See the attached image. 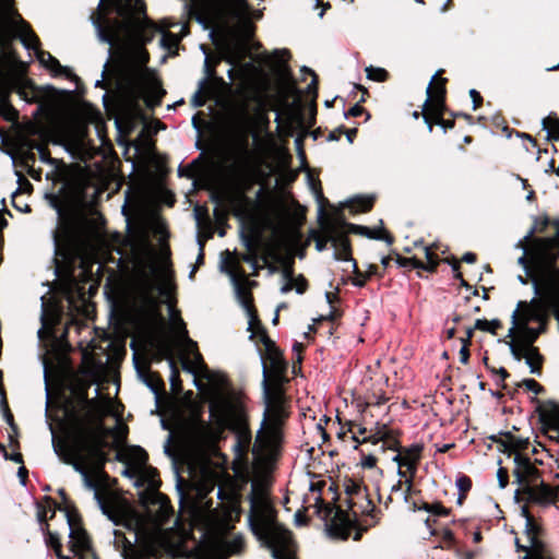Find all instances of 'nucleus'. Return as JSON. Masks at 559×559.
<instances>
[{"label":"nucleus","mask_w":559,"mask_h":559,"mask_svg":"<svg viewBox=\"0 0 559 559\" xmlns=\"http://www.w3.org/2000/svg\"><path fill=\"white\" fill-rule=\"evenodd\" d=\"M128 538L122 532H114V545L120 552L121 559H157L163 551H168V543L162 535L152 536L135 546L138 534L130 533Z\"/></svg>","instance_id":"0eeeda50"},{"label":"nucleus","mask_w":559,"mask_h":559,"mask_svg":"<svg viewBox=\"0 0 559 559\" xmlns=\"http://www.w3.org/2000/svg\"><path fill=\"white\" fill-rule=\"evenodd\" d=\"M443 538L444 540L447 542H451L453 539V534L451 531H444L443 533Z\"/></svg>","instance_id":"774afa93"},{"label":"nucleus","mask_w":559,"mask_h":559,"mask_svg":"<svg viewBox=\"0 0 559 559\" xmlns=\"http://www.w3.org/2000/svg\"><path fill=\"white\" fill-rule=\"evenodd\" d=\"M287 416L285 405L265 406L264 417L258 430L255 442L263 448H273L280 440L281 426Z\"/></svg>","instance_id":"1a4fd4ad"},{"label":"nucleus","mask_w":559,"mask_h":559,"mask_svg":"<svg viewBox=\"0 0 559 559\" xmlns=\"http://www.w3.org/2000/svg\"><path fill=\"white\" fill-rule=\"evenodd\" d=\"M514 469L513 475L515 481L523 488L528 485L530 481H534L538 478V469L532 464L530 457L515 453L513 455Z\"/></svg>","instance_id":"a211bd4d"},{"label":"nucleus","mask_w":559,"mask_h":559,"mask_svg":"<svg viewBox=\"0 0 559 559\" xmlns=\"http://www.w3.org/2000/svg\"><path fill=\"white\" fill-rule=\"evenodd\" d=\"M282 278L284 281V284L281 287L282 294H287L293 288H295L297 294H304L306 290V282L302 277L295 281L293 276V269L290 266H285L282 270Z\"/></svg>","instance_id":"b1692460"},{"label":"nucleus","mask_w":559,"mask_h":559,"mask_svg":"<svg viewBox=\"0 0 559 559\" xmlns=\"http://www.w3.org/2000/svg\"><path fill=\"white\" fill-rule=\"evenodd\" d=\"M200 48H201L202 52L205 55L204 71L206 73V78H204L203 80L200 81L199 88L192 97V103L195 107L203 106L204 99H203V97H201V94L207 93L206 88L209 86V78L214 75V71L211 69L210 59H209L205 47L203 45H201Z\"/></svg>","instance_id":"5701e85b"},{"label":"nucleus","mask_w":559,"mask_h":559,"mask_svg":"<svg viewBox=\"0 0 559 559\" xmlns=\"http://www.w3.org/2000/svg\"><path fill=\"white\" fill-rule=\"evenodd\" d=\"M376 464L377 459L371 454H368L361 459V466L365 468H372L376 466Z\"/></svg>","instance_id":"de8ad7c7"},{"label":"nucleus","mask_w":559,"mask_h":559,"mask_svg":"<svg viewBox=\"0 0 559 559\" xmlns=\"http://www.w3.org/2000/svg\"><path fill=\"white\" fill-rule=\"evenodd\" d=\"M109 413L107 405H98L93 412L94 418L91 429L75 436L71 441L53 442V450L62 461L73 466L82 476L84 486L94 491L95 498L100 502L97 485L90 472L97 474L106 462L104 447L106 438L112 433V429L103 424V418Z\"/></svg>","instance_id":"7ed1b4c3"},{"label":"nucleus","mask_w":559,"mask_h":559,"mask_svg":"<svg viewBox=\"0 0 559 559\" xmlns=\"http://www.w3.org/2000/svg\"><path fill=\"white\" fill-rule=\"evenodd\" d=\"M19 477L21 478V483L25 485V479L27 475V471L24 466H21L17 472Z\"/></svg>","instance_id":"052dcab7"},{"label":"nucleus","mask_w":559,"mask_h":559,"mask_svg":"<svg viewBox=\"0 0 559 559\" xmlns=\"http://www.w3.org/2000/svg\"><path fill=\"white\" fill-rule=\"evenodd\" d=\"M424 251H425V257H426V260H427V264H424L423 262H416L415 266L419 267V269L427 270V271H433L436 269V266L438 265V258L431 251V249L428 248V247H425Z\"/></svg>","instance_id":"2f4dec72"},{"label":"nucleus","mask_w":559,"mask_h":559,"mask_svg":"<svg viewBox=\"0 0 559 559\" xmlns=\"http://www.w3.org/2000/svg\"><path fill=\"white\" fill-rule=\"evenodd\" d=\"M9 459L16 463H22V455L20 453H14L10 455Z\"/></svg>","instance_id":"69168bd1"},{"label":"nucleus","mask_w":559,"mask_h":559,"mask_svg":"<svg viewBox=\"0 0 559 559\" xmlns=\"http://www.w3.org/2000/svg\"><path fill=\"white\" fill-rule=\"evenodd\" d=\"M67 522L70 530V550L73 556H75L78 559H96L86 532L80 525L73 522L69 513H67Z\"/></svg>","instance_id":"2eb2a0df"},{"label":"nucleus","mask_w":559,"mask_h":559,"mask_svg":"<svg viewBox=\"0 0 559 559\" xmlns=\"http://www.w3.org/2000/svg\"><path fill=\"white\" fill-rule=\"evenodd\" d=\"M243 547V539L240 535L228 538L223 534L210 535L201 545L202 557L222 558L239 554Z\"/></svg>","instance_id":"f8f14e48"},{"label":"nucleus","mask_w":559,"mask_h":559,"mask_svg":"<svg viewBox=\"0 0 559 559\" xmlns=\"http://www.w3.org/2000/svg\"><path fill=\"white\" fill-rule=\"evenodd\" d=\"M509 349L515 360H525V364L530 368V372L532 374L537 377L542 376V364L544 358L538 348H519L516 344H509Z\"/></svg>","instance_id":"6ab92c4d"},{"label":"nucleus","mask_w":559,"mask_h":559,"mask_svg":"<svg viewBox=\"0 0 559 559\" xmlns=\"http://www.w3.org/2000/svg\"><path fill=\"white\" fill-rule=\"evenodd\" d=\"M248 524L257 539L271 550L274 559H293L290 533L276 521V512L266 492L251 486Z\"/></svg>","instance_id":"423d86ee"},{"label":"nucleus","mask_w":559,"mask_h":559,"mask_svg":"<svg viewBox=\"0 0 559 559\" xmlns=\"http://www.w3.org/2000/svg\"><path fill=\"white\" fill-rule=\"evenodd\" d=\"M1 403H2V405L4 407V418H5L7 423L10 426H12L13 425V416H12V414L10 413V411H9V408L7 406L3 392H1Z\"/></svg>","instance_id":"8fccbe9b"},{"label":"nucleus","mask_w":559,"mask_h":559,"mask_svg":"<svg viewBox=\"0 0 559 559\" xmlns=\"http://www.w3.org/2000/svg\"><path fill=\"white\" fill-rule=\"evenodd\" d=\"M455 484H456V487L459 488L460 492H463V493L468 491L472 487V481L466 476H462V477L457 478Z\"/></svg>","instance_id":"79ce46f5"},{"label":"nucleus","mask_w":559,"mask_h":559,"mask_svg":"<svg viewBox=\"0 0 559 559\" xmlns=\"http://www.w3.org/2000/svg\"><path fill=\"white\" fill-rule=\"evenodd\" d=\"M108 56L111 57V48L108 49ZM109 62H110V58H108L106 60V62L104 63V69H103V72H102V76H100L99 80H96L95 86L104 87V82L106 80V73L108 71Z\"/></svg>","instance_id":"a18cd8bd"},{"label":"nucleus","mask_w":559,"mask_h":559,"mask_svg":"<svg viewBox=\"0 0 559 559\" xmlns=\"http://www.w3.org/2000/svg\"><path fill=\"white\" fill-rule=\"evenodd\" d=\"M341 222H342V225L345 226L347 228V231H349V233L357 234V235L367 237L369 239L384 240L389 245H391L393 241L392 237L390 235L384 234V231L382 229H377V228L371 229L366 226L346 223L343 219H341Z\"/></svg>","instance_id":"4be33fe9"},{"label":"nucleus","mask_w":559,"mask_h":559,"mask_svg":"<svg viewBox=\"0 0 559 559\" xmlns=\"http://www.w3.org/2000/svg\"><path fill=\"white\" fill-rule=\"evenodd\" d=\"M301 71H304V72H306V73H308V74H310L312 76V81L308 85L307 92L309 94H312V93L316 94L317 93V76H316L314 72L312 70H310L309 68H307V67H304L301 69Z\"/></svg>","instance_id":"37998d69"},{"label":"nucleus","mask_w":559,"mask_h":559,"mask_svg":"<svg viewBox=\"0 0 559 559\" xmlns=\"http://www.w3.org/2000/svg\"><path fill=\"white\" fill-rule=\"evenodd\" d=\"M262 373H263V395H264V403L265 406H278V405H285V397L284 392L278 385L270 386L267 384V371L265 364L262 361Z\"/></svg>","instance_id":"aec40b11"},{"label":"nucleus","mask_w":559,"mask_h":559,"mask_svg":"<svg viewBox=\"0 0 559 559\" xmlns=\"http://www.w3.org/2000/svg\"><path fill=\"white\" fill-rule=\"evenodd\" d=\"M543 432L559 442V404L554 401L538 402L536 408Z\"/></svg>","instance_id":"4468645a"},{"label":"nucleus","mask_w":559,"mask_h":559,"mask_svg":"<svg viewBox=\"0 0 559 559\" xmlns=\"http://www.w3.org/2000/svg\"><path fill=\"white\" fill-rule=\"evenodd\" d=\"M328 231H329V223L324 227V236L316 241V248L318 251H323L326 248V245L331 242L328 240Z\"/></svg>","instance_id":"c03bdc74"},{"label":"nucleus","mask_w":559,"mask_h":559,"mask_svg":"<svg viewBox=\"0 0 559 559\" xmlns=\"http://www.w3.org/2000/svg\"><path fill=\"white\" fill-rule=\"evenodd\" d=\"M157 32H158V29L156 28V26L153 23L145 21L144 25L141 26V28L139 29V34H138L139 41L142 45L151 41L153 36L155 35V33H157Z\"/></svg>","instance_id":"c85d7f7f"},{"label":"nucleus","mask_w":559,"mask_h":559,"mask_svg":"<svg viewBox=\"0 0 559 559\" xmlns=\"http://www.w3.org/2000/svg\"><path fill=\"white\" fill-rule=\"evenodd\" d=\"M355 135H356V129L348 130L346 133V138H347L348 142L352 143Z\"/></svg>","instance_id":"0e129e2a"},{"label":"nucleus","mask_w":559,"mask_h":559,"mask_svg":"<svg viewBox=\"0 0 559 559\" xmlns=\"http://www.w3.org/2000/svg\"><path fill=\"white\" fill-rule=\"evenodd\" d=\"M98 37L103 43L114 46V43H115L114 35L106 34L105 32L102 31L100 26H98Z\"/></svg>","instance_id":"09e8293b"},{"label":"nucleus","mask_w":559,"mask_h":559,"mask_svg":"<svg viewBox=\"0 0 559 559\" xmlns=\"http://www.w3.org/2000/svg\"><path fill=\"white\" fill-rule=\"evenodd\" d=\"M14 39H20L27 50H33L40 64L55 76H74L70 68L60 64L50 52L40 49L38 37L15 10L14 0H0V85L14 68L15 58L11 49Z\"/></svg>","instance_id":"20e7f679"},{"label":"nucleus","mask_w":559,"mask_h":559,"mask_svg":"<svg viewBox=\"0 0 559 559\" xmlns=\"http://www.w3.org/2000/svg\"><path fill=\"white\" fill-rule=\"evenodd\" d=\"M516 248H520L523 250V254L518 259V263L523 266L526 276L531 278L532 286L534 287V281H536L537 278L543 280L542 277H544L543 276L544 274H542V273L549 272L550 275H554L549 278V280H554V281H549V282L555 285L556 290L559 293V269H557L555 266L554 262L550 260H547L545 257H543L540 254H536L531 258L532 264L528 265L527 259H526V247L523 245L522 240L518 241ZM539 282H543V281H539ZM540 284H543V283H540ZM540 286H543V285H540ZM540 288H543V287H540ZM543 289H540V292Z\"/></svg>","instance_id":"9b49d317"},{"label":"nucleus","mask_w":559,"mask_h":559,"mask_svg":"<svg viewBox=\"0 0 559 559\" xmlns=\"http://www.w3.org/2000/svg\"><path fill=\"white\" fill-rule=\"evenodd\" d=\"M181 37L171 34L169 32H162V36L159 39V44L163 48L171 50L176 48L180 41Z\"/></svg>","instance_id":"72a5a7b5"},{"label":"nucleus","mask_w":559,"mask_h":559,"mask_svg":"<svg viewBox=\"0 0 559 559\" xmlns=\"http://www.w3.org/2000/svg\"><path fill=\"white\" fill-rule=\"evenodd\" d=\"M468 358H469V352H468V348H467V344L464 343V345L460 349V361L462 364H467Z\"/></svg>","instance_id":"603ef678"},{"label":"nucleus","mask_w":559,"mask_h":559,"mask_svg":"<svg viewBox=\"0 0 559 559\" xmlns=\"http://www.w3.org/2000/svg\"><path fill=\"white\" fill-rule=\"evenodd\" d=\"M536 230V227L535 226H532L531 229L526 233V235L523 237L522 242L524 243V241H527L531 239V237L534 235Z\"/></svg>","instance_id":"680f3d73"},{"label":"nucleus","mask_w":559,"mask_h":559,"mask_svg":"<svg viewBox=\"0 0 559 559\" xmlns=\"http://www.w3.org/2000/svg\"><path fill=\"white\" fill-rule=\"evenodd\" d=\"M145 383L151 389V391L153 393H155V394L158 393V390H159V381L158 380L147 379V380H145Z\"/></svg>","instance_id":"5fc2aeb1"},{"label":"nucleus","mask_w":559,"mask_h":559,"mask_svg":"<svg viewBox=\"0 0 559 559\" xmlns=\"http://www.w3.org/2000/svg\"><path fill=\"white\" fill-rule=\"evenodd\" d=\"M111 243L119 255L118 266L130 272V307L136 320L143 325L156 323L160 320L158 296L168 302L175 289L168 247L162 246L157 260L146 224L128 226L126 236L114 234Z\"/></svg>","instance_id":"f03ea898"},{"label":"nucleus","mask_w":559,"mask_h":559,"mask_svg":"<svg viewBox=\"0 0 559 559\" xmlns=\"http://www.w3.org/2000/svg\"><path fill=\"white\" fill-rule=\"evenodd\" d=\"M418 510H425L426 512L438 516L448 514V510L440 503H424L418 508Z\"/></svg>","instance_id":"e433bc0d"},{"label":"nucleus","mask_w":559,"mask_h":559,"mask_svg":"<svg viewBox=\"0 0 559 559\" xmlns=\"http://www.w3.org/2000/svg\"><path fill=\"white\" fill-rule=\"evenodd\" d=\"M452 266V271L454 273L455 278H459L461 281L462 286H467L466 282L463 280L460 269V263L456 259H453L452 262H449Z\"/></svg>","instance_id":"49530a36"},{"label":"nucleus","mask_w":559,"mask_h":559,"mask_svg":"<svg viewBox=\"0 0 559 559\" xmlns=\"http://www.w3.org/2000/svg\"><path fill=\"white\" fill-rule=\"evenodd\" d=\"M266 349L269 353V359L271 362V368L275 373H282L285 369L284 361L282 359L281 353L274 347V344L267 340Z\"/></svg>","instance_id":"a878e982"},{"label":"nucleus","mask_w":559,"mask_h":559,"mask_svg":"<svg viewBox=\"0 0 559 559\" xmlns=\"http://www.w3.org/2000/svg\"><path fill=\"white\" fill-rule=\"evenodd\" d=\"M536 230V227L535 226H532L531 229L526 233V235L523 237L522 242L524 243V241H527L531 239V237L534 235Z\"/></svg>","instance_id":"e2e57ef3"},{"label":"nucleus","mask_w":559,"mask_h":559,"mask_svg":"<svg viewBox=\"0 0 559 559\" xmlns=\"http://www.w3.org/2000/svg\"><path fill=\"white\" fill-rule=\"evenodd\" d=\"M345 226L342 225L341 219H335L329 223L328 240L331 241L334 248V258L336 260L350 262L353 269L356 270V262L350 257L349 241L345 233L342 230Z\"/></svg>","instance_id":"dca6fc26"},{"label":"nucleus","mask_w":559,"mask_h":559,"mask_svg":"<svg viewBox=\"0 0 559 559\" xmlns=\"http://www.w3.org/2000/svg\"><path fill=\"white\" fill-rule=\"evenodd\" d=\"M462 260L466 263H474L476 261V255L473 252H466L463 254Z\"/></svg>","instance_id":"13d9d810"},{"label":"nucleus","mask_w":559,"mask_h":559,"mask_svg":"<svg viewBox=\"0 0 559 559\" xmlns=\"http://www.w3.org/2000/svg\"><path fill=\"white\" fill-rule=\"evenodd\" d=\"M38 151H39V154H40L41 162L50 163V158L48 157L47 151L44 147H41V146L38 147Z\"/></svg>","instance_id":"bf43d9fd"},{"label":"nucleus","mask_w":559,"mask_h":559,"mask_svg":"<svg viewBox=\"0 0 559 559\" xmlns=\"http://www.w3.org/2000/svg\"><path fill=\"white\" fill-rule=\"evenodd\" d=\"M346 493L352 497L354 495L356 496H359L362 493V489L359 485L357 484H352L350 486H347L346 487Z\"/></svg>","instance_id":"3c124183"},{"label":"nucleus","mask_w":559,"mask_h":559,"mask_svg":"<svg viewBox=\"0 0 559 559\" xmlns=\"http://www.w3.org/2000/svg\"><path fill=\"white\" fill-rule=\"evenodd\" d=\"M373 198L371 197H358L349 201V209L352 212H366L371 209Z\"/></svg>","instance_id":"cd10ccee"},{"label":"nucleus","mask_w":559,"mask_h":559,"mask_svg":"<svg viewBox=\"0 0 559 559\" xmlns=\"http://www.w3.org/2000/svg\"><path fill=\"white\" fill-rule=\"evenodd\" d=\"M353 439L357 442L371 441L373 444H377L379 441H383V444H386L390 449L397 451V453L392 457V461L395 462L400 467L407 468V472H409V478H406L404 481L406 485V490L403 493V499L407 501L408 493L413 486V477L417 471V462L419 461L420 453L423 451V445L415 443L404 449L403 451H399L395 440L386 438L385 426L377 428L374 433L365 436L361 441L358 440L356 435L353 436Z\"/></svg>","instance_id":"6e6552de"},{"label":"nucleus","mask_w":559,"mask_h":559,"mask_svg":"<svg viewBox=\"0 0 559 559\" xmlns=\"http://www.w3.org/2000/svg\"><path fill=\"white\" fill-rule=\"evenodd\" d=\"M111 429H112V433L110 436H114L118 442H120L124 439L126 432H127L126 426H123L121 423L118 421L116 424V426Z\"/></svg>","instance_id":"a19ab883"},{"label":"nucleus","mask_w":559,"mask_h":559,"mask_svg":"<svg viewBox=\"0 0 559 559\" xmlns=\"http://www.w3.org/2000/svg\"><path fill=\"white\" fill-rule=\"evenodd\" d=\"M497 372L500 374L502 381L509 376L508 371L502 367Z\"/></svg>","instance_id":"338daca9"},{"label":"nucleus","mask_w":559,"mask_h":559,"mask_svg":"<svg viewBox=\"0 0 559 559\" xmlns=\"http://www.w3.org/2000/svg\"><path fill=\"white\" fill-rule=\"evenodd\" d=\"M166 352H167L166 353L167 362L170 368V377H169L170 385H171L173 390H178L180 386L179 371L176 367L175 360L169 356V350L166 349Z\"/></svg>","instance_id":"473e14b6"},{"label":"nucleus","mask_w":559,"mask_h":559,"mask_svg":"<svg viewBox=\"0 0 559 559\" xmlns=\"http://www.w3.org/2000/svg\"><path fill=\"white\" fill-rule=\"evenodd\" d=\"M45 542L49 547H51L55 550L58 559H70L69 556H64L61 552V550H60L61 544H60L59 537L56 533L48 532L46 535Z\"/></svg>","instance_id":"7c9ffc66"},{"label":"nucleus","mask_w":559,"mask_h":559,"mask_svg":"<svg viewBox=\"0 0 559 559\" xmlns=\"http://www.w3.org/2000/svg\"><path fill=\"white\" fill-rule=\"evenodd\" d=\"M147 52L142 46L121 53L114 62L110 74L114 75L117 88L127 97L143 98L147 108L153 109L160 104L165 94L160 82L145 67Z\"/></svg>","instance_id":"39448f33"},{"label":"nucleus","mask_w":559,"mask_h":559,"mask_svg":"<svg viewBox=\"0 0 559 559\" xmlns=\"http://www.w3.org/2000/svg\"><path fill=\"white\" fill-rule=\"evenodd\" d=\"M435 76L436 75H433L432 79H435ZM443 83V79L440 82L436 83L433 86L432 82L429 83L427 87L428 98L426 99L425 105L430 104L436 110H439L442 107L444 96Z\"/></svg>","instance_id":"393cba45"},{"label":"nucleus","mask_w":559,"mask_h":559,"mask_svg":"<svg viewBox=\"0 0 559 559\" xmlns=\"http://www.w3.org/2000/svg\"><path fill=\"white\" fill-rule=\"evenodd\" d=\"M527 445H528L527 438L510 436L509 440H508V447L510 448L509 455H511V454L514 455L515 453H520V451L526 449Z\"/></svg>","instance_id":"c756f323"},{"label":"nucleus","mask_w":559,"mask_h":559,"mask_svg":"<svg viewBox=\"0 0 559 559\" xmlns=\"http://www.w3.org/2000/svg\"><path fill=\"white\" fill-rule=\"evenodd\" d=\"M238 116L241 121H243L246 123L251 122L252 118H251V114L249 111L248 103L245 102L239 106Z\"/></svg>","instance_id":"ea45409f"},{"label":"nucleus","mask_w":559,"mask_h":559,"mask_svg":"<svg viewBox=\"0 0 559 559\" xmlns=\"http://www.w3.org/2000/svg\"><path fill=\"white\" fill-rule=\"evenodd\" d=\"M543 130L548 134V138L559 140V119L554 116H548L542 121Z\"/></svg>","instance_id":"bb28decb"},{"label":"nucleus","mask_w":559,"mask_h":559,"mask_svg":"<svg viewBox=\"0 0 559 559\" xmlns=\"http://www.w3.org/2000/svg\"><path fill=\"white\" fill-rule=\"evenodd\" d=\"M227 273L234 286L237 300L246 311L247 317L249 319L248 330H251L255 323H259V320L252 307L251 294L247 287L248 278L243 273H240L236 270H228Z\"/></svg>","instance_id":"ddd939ff"},{"label":"nucleus","mask_w":559,"mask_h":559,"mask_svg":"<svg viewBox=\"0 0 559 559\" xmlns=\"http://www.w3.org/2000/svg\"><path fill=\"white\" fill-rule=\"evenodd\" d=\"M499 326H500L499 320L493 319L491 321H488L486 319H477L475 322L474 329L495 334L496 330Z\"/></svg>","instance_id":"f704fd0d"},{"label":"nucleus","mask_w":559,"mask_h":559,"mask_svg":"<svg viewBox=\"0 0 559 559\" xmlns=\"http://www.w3.org/2000/svg\"><path fill=\"white\" fill-rule=\"evenodd\" d=\"M45 518H46V511L43 509V510H38L37 512V519H38V522L40 523V526H41V530L44 531L48 525L45 523Z\"/></svg>","instance_id":"4d7b16f0"},{"label":"nucleus","mask_w":559,"mask_h":559,"mask_svg":"<svg viewBox=\"0 0 559 559\" xmlns=\"http://www.w3.org/2000/svg\"><path fill=\"white\" fill-rule=\"evenodd\" d=\"M362 111L364 108L359 104H356L349 109L348 115L353 117H358L362 114Z\"/></svg>","instance_id":"6e6d98bb"},{"label":"nucleus","mask_w":559,"mask_h":559,"mask_svg":"<svg viewBox=\"0 0 559 559\" xmlns=\"http://www.w3.org/2000/svg\"><path fill=\"white\" fill-rule=\"evenodd\" d=\"M132 454L135 463L139 465V469L136 471L139 478L135 481V486L147 485L150 489L156 490L159 486V481L156 479V471L146 466V452L138 447L133 449ZM134 474L135 472L133 473L130 469L123 471V475L129 477H133Z\"/></svg>","instance_id":"f3484780"},{"label":"nucleus","mask_w":559,"mask_h":559,"mask_svg":"<svg viewBox=\"0 0 559 559\" xmlns=\"http://www.w3.org/2000/svg\"><path fill=\"white\" fill-rule=\"evenodd\" d=\"M518 385L524 386L527 391H531L536 395L544 392V388L534 379H523Z\"/></svg>","instance_id":"4c0bfd02"},{"label":"nucleus","mask_w":559,"mask_h":559,"mask_svg":"<svg viewBox=\"0 0 559 559\" xmlns=\"http://www.w3.org/2000/svg\"><path fill=\"white\" fill-rule=\"evenodd\" d=\"M366 74L369 80L376 81V82H383L386 80L388 72L383 68H376L372 66H369L366 68Z\"/></svg>","instance_id":"c9c22d12"},{"label":"nucleus","mask_w":559,"mask_h":559,"mask_svg":"<svg viewBox=\"0 0 559 559\" xmlns=\"http://www.w3.org/2000/svg\"><path fill=\"white\" fill-rule=\"evenodd\" d=\"M469 95L473 99V109H476L478 104L481 102V96L476 90L473 88L469 91Z\"/></svg>","instance_id":"864d4df0"},{"label":"nucleus","mask_w":559,"mask_h":559,"mask_svg":"<svg viewBox=\"0 0 559 559\" xmlns=\"http://www.w3.org/2000/svg\"><path fill=\"white\" fill-rule=\"evenodd\" d=\"M521 515L525 520L524 535L527 544L521 545L519 540L515 539V545L518 550L526 552L523 559H549L546 545L539 538L540 527L530 514L526 507L521 508Z\"/></svg>","instance_id":"9d476101"},{"label":"nucleus","mask_w":559,"mask_h":559,"mask_svg":"<svg viewBox=\"0 0 559 559\" xmlns=\"http://www.w3.org/2000/svg\"><path fill=\"white\" fill-rule=\"evenodd\" d=\"M522 489L527 493L528 500L536 503H549L555 497L552 489L543 481L539 485L533 486L528 484Z\"/></svg>","instance_id":"412c9836"},{"label":"nucleus","mask_w":559,"mask_h":559,"mask_svg":"<svg viewBox=\"0 0 559 559\" xmlns=\"http://www.w3.org/2000/svg\"><path fill=\"white\" fill-rule=\"evenodd\" d=\"M169 311L177 333L176 345L182 369L194 376L193 384L199 391L206 389L210 417L216 431L199 416L192 415L182 419L177 427L178 449L175 451L171 448V432L164 444V453L171 459L173 466L177 469L178 463L190 464L194 457L202 455L225 429L235 433L234 448L238 453L248 451L252 435L243 395L225 388V378L206 367L197 343L188 336L185 322L175 316L170 306ZM176 474L178 475V471Z\"/></svg>","instance_id":"f257e3e1"},{"label":"nucleus","mask_w":559,"mask_h":559,"mask_svg":"<svg viewBox=\"0 0 559 559\" xmlns=\"http://www.w3.org/2000/svg\"><path fill=\"white\" fill-rule=\"evenodd\" d=\"M497 479H498L499 487L501 489H504L509 483L508 469L500 466L497 471Z\"/></svg>","instance_id":"58836bf2"}]
</instances>
